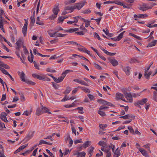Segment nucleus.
Listing matches in <instances>:
<instances>
[{
  "label": "nucleus",
  "mask_w": 157,
  "mask_h": 157,
  "mask_svg": "<svg viewBox=\"0 0 157 157\" xmlns=\"http://www.w3.org/2000/svg\"><path fill=\"white\" fill-rule=\"evenodd\" d=\"M131 68L129 67H126L124 68L123 70L127 75H129L130 73Z\"/></svg>",
  "instance_id": "obj_12"
},
{
  "label": "nucleus",
  "mask_w": 157,
  "mask_h": 157,
  "mask_svg": "<svg viewBox=\"0 0 157 157\" xmlns=\"http://www.w3.org/2000/svg\"><path fill=\"white\" fill-rule=\"evenodd\" d=\"M81 46L82 47V48H78V50L79 51L84 52L85 49L86 48L82 46V45Z\"/></svg>",
  "instance_id": "obj_62"
},
{
  "label": "nucleus",
  "mask_w": 157,
  "mask_h": 157,
  "mask_svg": "<svg viewBox=\"0 0 157 157\" xmlns=\"http://www.w3.org/2000/svg\"><path fill=\"white\" fill-rule=\"evenodd\" d=\"M113 157H118L120 155V151L118 149V148H117L115 151H114Z\"/></svg>",
  "instance_id": "obj_18"
},
{
  "label": "nucleus",
  "mask_w": 157,
  "mask_h": 157,
  "mask_svg": "<svg viewBox=\"0 0 157 157\" xmlns=\"http://www.w3.org/2000/svg\"><path fill=\"white\" fill-rule=\"evenodd\" d=\"M94 149V148L92 146H90L88 148V151L89 154H90L89 157H91L93 155Z\"/></svg>",
  "instance_id": "obj_17"
},
{
  "label": "nucleus",
  "mask_w": 157,
  "mask_h": 157,
  "mask_svg": "<svg viewBox=\"0 0 157 157\" xmlns=\"http://www.w3.org/2000/svg\"><path fill=\"white\" fill-rule=\"evenodd\" d=\"M33 57H33V55H31V56L30 57L29 56H28V60L30 62L32 63L33 61Z\"/></svg>",
  "instance_id": "obj_48"
},
{
  "label": "nucleus",
  "mask_w": 157,
  "mask_h": 157,
  "mask_svg": "<svg viewBox=\"0 0 157 157\" xmlns=\"http://www.w3.org/2000/svg\"><path fill=\"white\" fill-rule=\"evenodd\" d=\"M73 81L74 82H78V83L84 86H88V84L85 82L84 81L82 80H80L78 79H75L73 80Z\"/></svg>",
  "instance_id": "obj_9"
},
{
  "label": "nucleus",
  "mask_w": 157,
  "mask_h": 157,
  "mask_svg": "<svg viewBox=\"0 0 157 157\" xmlns=\"http://www.w3.org/2000/svg\"><path fill=\"white\" fill-rule=\"evenodd\" d=\"M42 80L46 81H50V79L44 75V76L43 77Z\"/></svg>",
  "instance_id": "obj_50"
},
{
  "label": "nucleus",
  "mask_w": 157,
  "mask_h": 157,
  "mask_svg": "<svg viewBox=\"0 0 157 157\" xmlns=\"http://www.w3.org/2000/svg\"><path fill=\"white\" fill-rule=\"evenodd\" d=\"M0 118L2 120L6 122H8V121L7 119L6 116H0Z\"/></svg>",
  "instance_id": "obj_40"
},
{
  "label": "nucleus",
  "mask_w": 157,
  "mask_h": 157,
  "mask_svg": "<svg viewBox=\"0 0 157 157\" xmlns=\"http://www.w3.org/2000/svg\"><path fill=\"white\" fill-rule=\"evenodd\" d=\"M123 33H121L117 37V40H120L122 37L123 36Z\"/></svg>",
  "instance_id": "obj_53"
},
{
  "label": "nucleus",
  "mask_w": 157,
  "mask_h": 157,
  "mask_svg": "<svg viewBox=\"0 0 157 157\" xmlns=\"http://www.w3.org/2000/svg\"><path fill=\"white\" fill-rule=\"evenodd\" d=\"M128 128L130 132L132 134L134 133V132L133 129L132 128V127L131 126H129L128 127Z\"/></svg>",
  "instance_id": "obj_52"
},
{
  "label": "nucleus",
  "mask_w": 157,
  "mask_h": 157,
  "mask_svg": "<svg viewBox=\"0 0 157 157\" xmlns=\"http://www.w3.org/2000/svg\"><path fill=\"white\" fill-rule=\"evenodd\" d=\"M57 32H55L53 33H52L51 32H49L48 33V34L49 35V36L52 37H54L55 36V34L57 33Z\"/></svg>",
  "instance_id": "obj_63"
},
{
  "label": "nucleus",
  "mask_w": 157,
  "mask_h": 157,
  "mask_svg": "<svg viewBox=\"0 0 157 157\" xmlns=\"http://www.w3.org/2000/svg\"><path fill=\"white\" fill-rule=\"evenodd\" d=\"M28 144H27L25 145H22L21 146H20V147H19V150H20V151H21V150L24 149L27 146Z\"/></svg>",
  "instance_id": "obj_58"
},
{
  "label": "nucleus",
  "mask_w": 157,
  "mask_h": 157,
  "mask_svg": "<svg viewBox=\"0 0 157 157\" xmlns=\"http://www.w3.org/2000/svg\"><path fill=\"white\" fill-rule=\"evenodd\" d=\"M97 101L98 102H99L101 104H103L104 105H106V103H107V101H106L101 99L98 100Z\"/></svg>",
  "instance_id": "obj_29"
},
{
  "label": "nucleus",
  "mask_w": 157,
  "mask_h": 157,
  "mask_svg": "<svg viewBox=\"0 0 157 157\" xmlns=\"http://www.w3.org/2000/svg\"><path fill=\"white\" fill-rule=\"evenodd\" d=\"M124 98V95L121 93H118L116 94V99L117 100L121 99L124 101L127 102V101L125 100V99Z\"/></svg>",
  "instance_id": "obj_6"
},
{
  "label": "nucleus",
  "mask_w": 157,
  "mask_h": 157,
  "mask_svg": "<svg viewBox=\"0 0 157 157\" xmlns=\"http://www.w3.org/2000/svg\"><path fill=\"white\" fill-rule=\"evenodd\" d=\"M149 6L146 3H144L141 6H140L139 9L140 10L144 11L148 9H152L154 6L156 5V4L155 3H151L149 4Z\"/></svg>",
  "instance_id": "obj_1"
},
{
  "label": "nucleus",
  "mask_w": 157,
  "mask_h": 157,
  "mask_svg": "<svg viewBox=\"0 0 157 157\" xmlns=\"http://www.w3.org/2000/svg\"><path fill=\"white\" fill-rule=\"evenodd\" d=\"M68 100H69V97L67 95H66L64 98L61 100V101H65Z\"/></svg>",
  "instance_id": "obj_60"
},
{
  "label": "nucleus",
  "mask_w": 157,
  "mask_h": 157,
  "mask_svg": "<svg viewBox=\"0 0 157 157\" xmlns=\"http://www.w3.org/2000/svg\"><path fill=\"white\" fill-rule=\"evenodd\" d=\"M2 67L6 69H9L10 68V67L8 65L4 63L2 65Z\"/></svg>",
  "instance_id": "obj_59"
},
{
  "label": "nucleus",
  "mask_w": 157,
  "mask_h": 157,
  "mask_svg": "<svg viewBox=\"0 0 157 157\" xmlns=\"http://www.w3.org/2000/svg\"><path fill=\"white\" fill-rule=\"evenodd\" d=\"M82 139H81L80 140H77L74 141V143L75 144L78 143H82Z\"/></svg>",
  "instance_id": "obj_54"
},
{
  "label": "nucleus",
  "mask_w": 157,
  "mask_h": 157,
  "mask_svg": "<svg viewBox=\"0 0 157 157\" xmlns=\"http://www.w3.org/2000/svg\"><path fill=\"white\" fill-rule=\"evenodd\" d=\"M65 19V18H64L62 17H61L58 18V23H62L63 20Z\"/></svg>",
  "instance_id": "obj_43"
},
{
  "label": "nucleus",
  "mask_w": 157,
  "mask_h": 157,
  "mask_svg": "<svg viewBox=\"0 0 157 157\" xmlns=\"http://www.w3.org/2000/svg\"><path fill=\"white\" fill-rule=\"evenodd\" d=\"M68 139H69L70 141H69V147H71L72 146V144H73V141L72 140V139L70 137V136H68L67 138V140H68Z\"/></svg>",
  "instance_id": "obj_39"
},
{
  "label": "nucleus",
  "mask_w": 157,
  "mask_h": 157,
  "mask_svg": "<svg viewBox=\"0 0 157 157\" xmlns=\"http://www.w3.org/2000/svg\"><path fill=\"white\" fill-rule=\"evenodd\" d=\"M6 128L5 124L4 123L2 122L1 121H0V130H2L3 128Z\"/></svg>",
  "instance_id": "obj_41"
},
{
  "label": "nucleus",
  "mask_w": 157,
  "mask_h": 157,
  "mask_svg": "<svg viewBox=\"0 0 157 157\" xmlns=\"http://www.w3.org/2000/svg\"><path fill=\"white\" fill-rule=\"evenodd\" d=\"M147 101V98H144L142 100H138L136 102H135L134 103L135 105V106H138L140 108L141 107L140 105H143L146 104V103Z\"/></svg>",
  "instance_id": "obj_3"
},
{
  "label": "nucleus",
  "mask_w": 157,
  "mask_h": 157,
  "mask_svg": "<svg viewBox=\"0 0 157 157\" xmlns=\"http://www.w3.org/2000/svg\"><path fill=\"white\" fill-rule=\"evenodd\" d=\"M52 78L54 81L57 83H59L63 81V80L60 78V77H59L58 78H56L54 77H53Z\"/></svg>",
  "instance_id": "obj_28"
},
{
  "label": "nucleus",
  "mask_w": 157,
  "mask_h": 157,
  "mask_svg": "<svg viewBox=\"0 0 157 157\" xmlns=\"http://www.w3.org/2000/svg\"><path fill=\"white\" fill-rule=\"evenodd\" d=\"M91 142L90 141L86 142L83 144V146L85 148L90 145Z\"/></svg>",
  "instance_id": "obj_22"
},
{
  "label": "nucleus",
  "mask_w": 157,
  "mask_h": 157,
  "mask_svg": "<svg viewBox=\"0 0 157 157\" xmlns=\"http://www.w3.org/2000/svg\"><path fill=\"white\" fill-rule=\"evenodd\" d=\"M110 62L112 65L114 67L117 66L118 64L117 61L114 59L110 60Z\"/></svg>",
  "instance_id": "obj_14"
},
{
  "label": "nucleus",
  "mask_w": 157,
  "mask_h": 157,
  "mask_svg": "<svg viewBox=\"0 0 157 157\" xmlns=\"http://www.w3.org/2000/svg\"><path fill=\"white\" fill-rule=\"evenodd\" d=\"M21 39H19L16 43V44L17 45L16 47V49L19 50L21 47Z\"/></svg>",
  "instance_id": "obj_15"
},
{
  "label": "nucleus",
  "mask_w": 157,
  "mask_h": 157,
  "mask_svg": "<svg viewBox=\"0 0 157 157\" xmlns=\"http://www.w3.org/2000/svg\"><path fill=\"white\" fill-rule=\"evenodd\" d=\"M78 154V155H77L78 157H85L86 154V153L84 151L80 152H79Z\"/></svg>",
  "instance_id": "obj_30"
},
{
  "label": "nucleus",
  "mask_w": 157,
  "mask_h": 157,
  "mask_svg": "<svg viewBox=\"0 0 157 157\" xmlns=\"http://www.w3.org/2000/svg\"><path fill=\"white\" fill-rule=\"evenodd\" d=\"M91 12V11L89 9L83 10L82 11V13L84 14H88L90 13Z\"/></svg>",
  "instance_id": "obj_45"
},
{
  "label": "nucleus",
  "mask_w": 157,
  "mask_h": 157,
  "mask_svg": "<svg viewBox=\"0 0 157 157\" xmlns=\"http://www.w3.org/2000/svg\"><path fill=\"white\" fill-rule=\"evenodd\" d=\"M141 93H142V92H141L140 93H138L137 94H136L135 93H133L132 94V97H134V98H136L137 96H139L140 95Z\"/></svg>",
  "instance_id": "obj_55"
},
{
  "label": "nucleus",
  "mask_w": 157,
  "mask_h": 157,
  "mask_svg": "<svg viewBox=\"0 0 157 157\" xmlns=\"http://www.w3.org/2000/svg\"><path fill=\"white\" fill-rule=\"evenodd\" d=\"M28 25V20L25 19V24L22 28V32L24 36L26 35Z\"/></svg>",
  "instance_id": "obj_5"
},
{
  "label": "nucleus",
  "mask_w": 157,
  "mask_h": 157,
  "mask_svg": "<svg viewBox=\"0 0 157 157\" xmlns=\"http://www.w3.org/2000/svg\"><path fill=\"white\" fill-rule=\"evenodd\" d=\"M129 35L130 36H131L134 38L137 39L138 40H142V38L140 37V36H138L136 35H135L132 33H129Z\"/></svg>",
  "instance_id": "obj_31"
},
{
  "label": "nucleus",
  "mask_w": 157,
  "mask_h": 157,
  "mask_svg": "<svg viewBox=\"0 0 157 157\" xmlns=\"http://www.w3.org/2000/svg\"><path fill=\"white\" fill-rule=\"evenodd\" d=\"M52 11L54 14L50 17L51 19H54L57 17V14L59 11V9L58 7V6L55 5Z\"/></svg>",
  "instance_id": "obj_2"
},
{
  "label": "nucleus",
  "mask_w": 157,
  "mask_h": 157,
  "mask_svg": "<svg viewBox=\"0 0 157 157\" xmlns=\"http://www.w3.org/2000/svg\"><path fill=\"white\" fill-rule=\"evenodd\" d=\"M99 125L100 128L103 130H105V128L108 126V125L107 124H99Z\"/></svg>",
  "instance_id": "obj_27"
},
{
  "label": "nucleus",
  "mask_w": 157,
  "mask_h": 157,
  "mask_svg": "<svg viewBox=\"0 0 157 157\" xmlns=\"http://www.w3.org/2000/svg\"><path fill=\"white\" fill-rule=\"evenodd\" d=\"M31 21L30 24L33 26L35 22V18L34 16H31L30 17Z\"/></svg>",
  "instance_id": "obj_24"
},
{
  "label": "nucleus",
  "mask_w": 157,
  "mask_h": 157,
  "mask_svg": "<svg viewBox=\"0 0 157 157\" xmlns=\"http://www.w3.org/2000/svg\"><path fill=\"white\" fill-rule=\"evenodd\" d=\"M137 148L139 149V151L143 155L146 157H147L148 156V155L147 154V153L146 151L144 150V149L140 148H138L137 147Z\"/></svg>",
  "instance_id": "obj_16"
},
{
  "label": "nucleus",
  "mask_w": 157,
  "mask_h": 157,
  "mask_svg": "<svg viewBox=\"0 0 157 157\" xmlns=\"http://www.w3.org/2000/svg\"><path fill=\"white\" fill-rule=\"evenodd\" d=\"M130 117L133 118V119H134L135 117H133L131 114H128L124 116H121L120 117L121 118H123L125 120L129 119Z\"/></svg>",
  "instance_id": "obj_11"
},
{
  "label": "nucleus",
  "mask_w": 157,
  "mask_h": 157,
  "mask_svg": "<svg viewBox=\"0 0 157 157\" xmlns=\"http://www.w3.org/2000/svg\"><path fill=\"white\" fill-rule=\"evenodd\" d=\"M52 85L55 89H57L59 88V85L56 84L52 82Z\"/></svg>",
  "instance_id": "obj_61"
},
{
  "label": "nucleus",
  "mask_w": 157,
  "mask_h": 157,
  "mask_svg": "<svg viewBox=\"0 0 157 157\" xmlns=\"http://www.w3.org/2000/svg\"><path fill=\"white\" fill-rule=\"evenodd\" d=\"M42 144H48V142H47L43 140H40V143H39V144H38V145H41Z\"/></svg>",
  "instance_id": "obj_51"
},
{
  "label": "nucleus",
  "mask_w": 157,
  "mask_h": 157,
  "mask_svg": "<svg viewBox=\"0 0 157 157\" xmlns=\"http://www.w3.org/2000/svg\"><path fill=\"white\" fill-rule=\"evenodd\" d=\"M94 36L95 37H97L99 40H101V39L100 38L98 34L97 33H94Z\"/></svg>",
  "instance_id": "obj_64"
},
{
  "label": "nucleus",
  "mask_w": 157,
  "mask_h": 157,
  "mask_svg": "<svg viewBox=\"0 0 157 157\" xmlns=\"http://www.w3.org/2000/svg\"><path fill=\"white\" fill-rule=\"evenodd\" d=\"M78 87L80 88L83 91H84L85 92L87 93H89L90 92V90L88 88L85 87L78 86Z\"/></svg>",
  "instance_id": "obj_21"
},
{
  "label": "nucleus",
  "mask_w": 157,
  "mask_h": 157,
  "mask_svg": "<svg viewBox=\"0 0 157 157\" xmlns=\"http://www.w3.org/2000/svg\"><path fill=\"white\" fill-rule=\"evenodd\" d=\"M32 76L34 78H37L38 79L42 80L43 77L44 76V75L40 74L39 75L36 74H33L32 75Z\"/></svg>",
  "instance_id": "obj_8"
},
{
  "label": "nucleus",
  "mask_w": 157,
  "mask_h": 157,
  "mask_svg": "<svg viewBox=\"0 0 157 157\" xmlns=\"http://www.w3.org/2000/svg\"><path fill=\"white\" fill-rule=\"evenodd\" d=\"M113 3H115L116 4H117L118 5L122 6L123 4V3L120 2L118 0H115L113 1H112Z\"/></svg>",
  "instance_id": "obj_37"
},
{
  "label": "nucleus",
  "mask_w": 157,
  "mask_h": 157,
  "mask_svg": "<svg viewBox=\"0 0 157 157\" xmlns=\"http://www.w3.org/2000/svg\"><path fill=\"white\" fill-rule=\"evenodd\" d=\"M93 64L94 67L98 70H101L102 69L101 67L98 64L95 63H94Z\"/></svg>",
  "instance_id": "obj_34"
},
{
  "label": "nucleus",
  "mask_w": 157,
  "mask_h": 157,
  "mask_svg": "<svg viewBox=\"0 0 157 157\" xmlns=\"http://www.w3.org/2000/svg\"><path fill=\"white\" fill-rule=\"evenodd\" d=\"M124 95L125 98L127 100L130 102H132L133 101V99L132 95L131 93H129L127 92L124 93Z\"/></svg>",
  "instance_id": "obj_7"
},
{
  "label": "nucleus",
  "mask_w": 157,
  "mask_h": 157,
  "mask_svg": "<svg viewBox=\"0 0 157 157\" xmlns=\"http://www.w3.org/2000/svg\"><path fill=\"white\" fill-rule=\"evenodd\" d=\"M25 82L32 85H34L35 84V83L34 82L30 81L28 79L26 80Z\"/></svg>",
  "instance_id": "obj_47"
},
{
  "label": "nucleus",
  "mask_w": 157,
  "mask_h": 157,
  "mask_svg": "<svg viewBox=\"0 0 157 157\" xmlns=\"http://www.w3.org/2000/svg\"><path fill=\"white\" fill-rule=\"evenodd\" d=\"M5 14L2 9H1L0 10V19L3 20V18L2 17V15Z\"/></svg>",
  "instance_id": "obj_38"
},
{
  "label": "nucleus",
  "mask_w": 157,
  "mask_h": 157,
  "mask_svg": "<svg viewBox=\"0 0 157 157\" xmlns=\"http://www.w3.org/2000/svg\"><path fill=\"white\" fill-rule=\"evenodd\" d=\"M157 43V40H155L149 43L147 45V47H151L155 45Z\"/></svg>",
  "instance_id": "obj_13"
},
{
  "label": "nucleus",
  "mask_w": 157,
  "mask_h": 157,
  "mask_svg": "<svg viewBox=\"0 0 157 157\" xmlns=\"http://www.w3.org/2000/svg\"><path fill=\"white\" fill-rule=\"evenodd\" d=\"M150 145H151V144H147L146 145H144L143 146V147H144L147 148L148 149V150L151 153V151L150 149Z\"/></svg>",
  "instance_id": "obj_56"
},
{
  "label": "nucleus",
  "mask_w": 157,
  "mask_h": 157,
  "mask_svg": "<svg viewBox=\"0 0 157 157\" xmlns=\"http://www.w3.org/2000/svg\"><path fill=\"white\" fill-rule=\"evenodd\" d=\"M151 73L152 72L151 71L149 72L148 73L145 72V73L144 74V75L145 76V77L146 78L148 79H149L150 76L151 74Z\"/></svg>",
  "instance_id": "obj_32"
},
{
  "label": "nucleus",
  "mask_w": 157,
  "mask_h": 157,
  "mask_svg": "<svg viewBox=\"0 0 157 157\" xmlns=\"http://www.w3.org/2000/svg\"><path fill=\"white\" fill-rule=\"evenodd\" d=\"M105 30H106V31H105V30L104 29H103V31L105 33L106 35L110 37L112 36H113V33H110L109 32V31L107 29H106Z\"/></svg>",
  "instance_id": "obj_23"
},
{
  "label": "nucleus",
  "mask_w": 157,
  "mask_h": 157,
  "mask_svg": "<svg viewBox=\"0 0 157 157\" xmlns=\"http://www.w3.org/2000/svg\"><path fill=\"white\" fill-rule=\"evenodd\" d=\"M43 113L42 111H41V109L40 108H38L37 109L36 112V114L37 116L40 115Z\"/></svg>",
  "instance_id": "obj_35"
},
{
  "label": "nucleus",
  "mask_w": 157,
  "mask_h": 157,
  "mask_svg": "<svg viewBox=\"0 0 157 157\" xmlns=\"http://www.w3.org/2000/svg\"><path fill=\"white\" fill-rule=\"evenodd\" d=\"M154 96L153 99L156 101L157 99V91H154L153 92Z\"/></svg>",
  "instance_id": "obj_46"
},
{
  "label": "nucleus",
  "mask_w": 157,
  "mask_h": 157,
  "mask_svg": "<svg viewBox=\"0 0 157 157\" xmlns=\"http://www.w3.org/2000/svg\"><path fill=\"white\" fill-rule=\"evenodd\" d=\"M46 71H47L50 72H55L56 71L55 70H53L50 68H48L46 69Z\"/></svg>",
  "instance_id": "obj_49"
},
{
  "label": "nucleus",
  "mask_w": 157,
  "mask_h": 157,
  "mask_svg": "<svg viewBox=\"0 0 157 157\" xmlns=\"http://www.w3.org/2000/svg\"><path fill=\"white\" fill-rule=\"evenodd\" d=\"M71 88L69 86H68V87H67L66 90L63 93V94H68L71 91Z\"/></svg>",
  "instance_id": "obj_26"
},
{
  "label": "nucleus",
  "mask_w": 157,
  "mask_h": 157,
  "mask_svg": "<svg viewBox=\"0 0 157 157\" xmlns=\"http://www.w3.org/2000/svg\"><path fill=\"white\" fill-rule=\"evenodd\" d=\"M98 113L102 117H104L106 115L105 113L104 112L100 110L98 111Z\"/></svg>",
  "instance_id": "obj_36"
},
{
  "label": "nucleus",
  "mask_w": 157,
  "mask_h": 157,
  "mask_svg": "<svg viewBox=\"0 0 157 157\" xmlns=\"http://www.w3.org/2000/svg\"><path fill=\"white\" fill-rule=\"evenodd\" d=\"M0 70L3 74L5 75H8L9 74L5 69L3 68H1Z\"/></svg>",
  "instance_id": "obj_44"
},
{
  "label": "nucleus",
  "mask_w": 157,
  "mask_h": 157,
  "mask_svg": "<svg viewBox=\"0 0 157 157\" xmlns=\"http://www.w3.org/2000/svg\"><path fill=\"white\" fill-rule=\"evenodd\" d=\"M65 43L70 44H75L77 46H81V45L78 44L77 43L72 41H69L68 42H65Z\"/></svg>",
  "instance_id": "obj_25"
},
{
  "label": "nucleus",
  "mask_w": 157,
  "mask_h": 157,
  "mask_svg": "<svg viewBox=\"0 0 157 157\" xmlns=\"http://www.w3.org/2000/svg\"><path fill=\"white\" fill-rule=\"evenodd\" d=\"M18 74L20 76V78L21 79L22 81L26 82V80L25 79V74L22 71L21 73L19 71L18 72Z\"/></svg>",
  "instance_id": "obj_10"
},
{
  "label": "nucleus",
  "mask_w": 157,
  "mask_h": 157,
  "mask_svg": "<svg viewBox=\"0 0 157 157\" xmlns=\"http://www.w3.org/2000/svg\"><path fill=\"white\" fill-rule=\"evenodd\" d=\"M33 63L34 67H35V68L38 70H39L40 68L39 67V65H38V64L36 63L35 61H33Z\"/></svg>",
  "instance_id": "obj_57"
},
{
  "label": "nucleus",
  "mask_w": 157,
  "mask_h": 157,
  "mask_svg": "<svg viewBox=\"0 0 157 157\" xmlns=\"http://www.w3.org/2000/svg\"><path fill=\"white\" fill-rule=\"evenodd\" d=\"M74 18L76 19H78H78L79 18L81 21H83L84 22H86V20L85 19L83 18H82L80 16H78L77 17H74Z\"/></svg>",
  "instance_id": "obj_42"
},
{
  "label": "nucleus",
  "mask_w": 157,
  "mask_h": 157,
  "mask_svg": "<svg viewBox=\"0 0 157 157\" xmlns=\"http://www.w3.org/2000/svg\"><path fill=\"white\" fill-rule=\"evenodd\" d=\"M33 136L32 135L30 136L28 135H27V136L23 140L25 141V142H27L29 141L30 139H31Z\"/></svg>",
  "instance_id": "obj_33"
},
{
  "label": "nucleus",
  "mask_w": 157,
  "mask_h": 157,
  "mask_svg": "<svg viewBox=\"0 0 157 157\" xmlns=\"http://www.w3.org/2000/svg\"><path fill=\"white\" fill-rule=\"evenodd\" d=\"M41 109L42 110V111L43 113H48L49 114H51V113L48 111V109L45 107H44L43 105L41 103Z\"/></svg>",
  "instance_id": "obj_19"
},
{
  "label": "nucleus",
  "mask_w": 157,
  "mask_h": 157,
  "mask_svg": "<svg viewBox=\"0 0 157 157\" xmlns=\"http://www.w3.org/2000/svg\"><path fill=\"white\" fill-rule=\"evenodd\" d=\"M86 2L85 1L81 2L80 3H76L74 6V9H77L78 10H80L85 5Z\"/></svg>",
  "instance_id": "obj_4"
},
{
  "label": "nucleus",
  "mask_w": 157,
  "mask_h": 157,
  "mask_svg": "<svg viewBox=\"0 0 157 157\" xmlns=\"http://www.w3.org/2000/svg\"><path fill=\"white\" fill-rule=\"evenodd\" d=\"M65 10L66 11L67 10H70V11L68 12L69 13L72 12L73 10H74V6H67L65 7Z\"/></svg>",
  "instance_id": "obj_20"
}]
</instances>
